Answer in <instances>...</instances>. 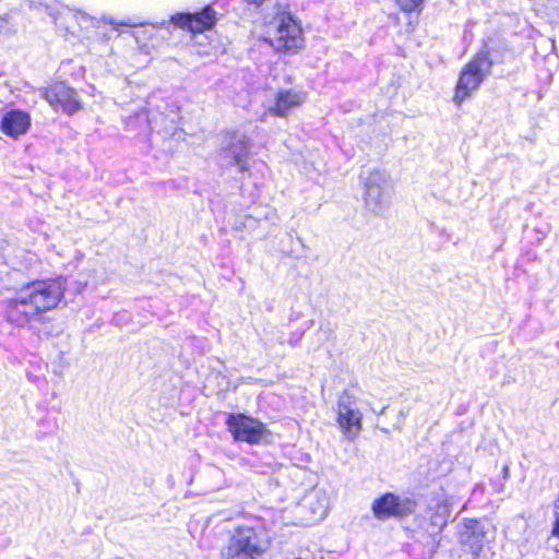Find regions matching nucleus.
Masks as SVG:
<instances>
[{
    "mask_svg": "<svg viewBox=\"0 0 559 559\" xmlns=\"http://www.w3.org/2000/svg\"><path fill=\"white\" fill-rule=\"evenodd\" d=\"M271 544L267 527L262 523L237 527L222 551L223 559H255Z\"/></svg>",
    "mask_w": 559,
    "mask_h": 559,
    "instance_id": "20e7f679",
    "label": "nucleus"
},
{
    "mask_svg": "<svg viewBox=\"0 0 559 559\" xmlns=\"http://www.w3.org/2000/svg\"><path fill=\"white\" fill-rule=\"evenodd\" d=\"M140 123H145L151 132H156L162 138L180 136L179 123L181 120L180 107L175 100H160L158 104L141 109L134 115Z\"/></svg>",
    "mask_w": 559,
    "mask_h": 559,
    "instance_id": "39448f33",
    "label": "nucleus"
},
{
    "mask_svg": "<svg viewBox=\"0 0 559 559\" xmlns=\"http://www.w3.org/2000/svg\"><path fill=\"white\" fill-rule=\"evenodd\" d=\"M44 97L55 109L61 108L68 115H73L82 107L76 91L64 82H57L47 87Z\"/></svg>",
    "mask_w": 559,
    "mask_h": 559,
    "instance_id": "ddd939ff",
    "label": "nucleus"
},
{
    "mask_svg": "<svg viewBox=\"0 0 559 559\" xmlns=\"http://www.w3.org/2000/svg\"><path fill=\"white\" fill-rule=\"evenodd\" d=\"M250 139L241 131H226L222 135L218 158L224 168L236 167L241 174L249 171Z\"/></svg>",
    "mask_w": 559,
    "mask_h": 559,
    "instance_id": "423d86ee",
    "label": "nucleus"
},
{
    "mask_svg": "<svg viewBox=\"0 0 559 559\" xmlns=\"http://www.w3.org/2000/svg\"><path fill=\"white\" fill-rule=\"evenodd\" d=\"M399 7L404 12H414L420 9L424 0H396Z\"/></svg>",
    "mask_w": 559,
    "mask_h": 559,
    "instance_id": "dca6fc26",
    "label": "nucleus"
},
{
    "mask_svg": "<svg viewBox=\"0 0 559 559\" xmlns=\"http://www.w3.org/2000/svg\"><path fill=\"white\" fill-rule=\"evenodd\" d=\"M285 239H286V240H288L289 242H292V241H293L292 236H290V235H288V234L285 236Z\"/></svg>",
    "mask_w": 559,
    "mask_h": 559,
    "instance_id": "5701e85b",
    "label": "nucleus"
},
{
    "mask_svg": "<svg viewBox=\"0 0 559 559\" xmlns=\"http://www.w3.org/2000/svg\"><path fill=\"white\" fill-rule=\"evenodd\" d=\"M408 415V411L401 409L399 412V420H403Z\"/></svg>",
    "mask_w": 559,
    "mask_h": 559,
    "instance_id": "6ab92c4d",
    "label": "nucleus"
},
{
    "mask_svg": "<svg viewBox=\"0 0 559 559\" xmlns=\"http://www.w3.org/2000/svg\"><path fill=\"white\" fill-rule=\"evenodd\" d=\"M249 5H254L255 8H259L263 4L265 0H246Z\"/></svg>",
    "mask_w": 559,
    "mask_h": 559,
    "instance_id": "a211bd4d",
    "label": "nucleus"
},
{
    "mask_svg": "<svg viewBox=\"0 0 559 559\" xmlns=\"http://www.w3.org/2000/svg\"><path fill=\"white\" fill-rule=\"evenodd\" d=\"M362 417L357 397L344 390L337 400L336 421L348 441H354L361 432Z\"/></svg>",
    "mask_w": 559,
    "mask_h": 559,
    "instance_id": "9d476101",
    "label": "nucleus"
},
{
    "mask_svg": "<svg viewBox=\"0 0 559 559\" xmlns=\"http://www.w3.org/2000/svg\"><path fill=\"white\" fill-rule=\"evenodd\" d=\"M459 542L464 554L471 556L472 559H489L486 552H490L489 540L486 538L484 526L478 520L465 519L463 521V531L459 534Z\"/></svg>",
    "mask_w": 559,
    "mask_h": 559,
    "instance_id": "9b49d317",
    "label": "nucleus"
},
{
    "mask_svg": "<svg viewBox=\"0 0 559 559\" xmlns=\"http://www.w3.org/2000/svg\"><path fill=\"white\" fill-rule=\"evenodd\" d=\"M364 181V202L366 209L374 215H381L389 206L388 176L384 171L373 169L367 176L361 175Z\"/></svg>",
    "mask_w": 559,
    "mask_h": 559,
    "instance_id": "1a4fd4ad",
    "label": "nucleus"
},
{
    "mask_svg": "<svg viewBox=\"0 0 559 559\" xmlns=\"http://www.w3.org/2000/svg\"><path fill=\"white\" fill-rule=\"evenodd\" d=\"M283 253H285L286 255H290L292 254V250H286V249H282Z\"/></svg>",
    "mask_w": 559,
    "mask_h": 559,
    "instance_id": "412c9836",
    "label": "nucleus"
},
{
    "mask_svg": "<svg viewBox=\"0 0 559 559\" xmlns=\"http://www.w3.org/2000/svg\"><path fill=\"white\" fill-rule=\"evenodd\" d=\"M307 94L296 90H280L275 95L274 105L269 108V112L276 117H286L287 114L305 103Z\"/></svg>",
    "mask_w": 559,
    "mask_h": 559,
    "instance_id": "2eb2a0df",
    "label": "nucleus"
},
{
    "mask_svg": "<svg viewBox=\"0 0 559 559\" xmlns=\"http://www.w3.org/2000/svg\"><path fill=\"white\" fill-rule=\"evenodd\" d=\"M31 128V116L22 109H10L2 115L0 130L7 136L17 139Z\"/></svg>",
    "mask_w": 559,
    "mask_h": 559,
    "instance_id": "4468645a",
    "label": "nucleus"
},
{
    "mask_svg": "<svg viewBox=\"0 0 559 559\" xmlns=\"http://www.w3.org/2000/svg\"><path fill=\"white\" fill-rule=\"evenodd\" d=\"M276 7L277 12L267 25L264 41L278 52H296L304 45L300 22L287 10V7L281 4Z\"/></svg>",
    "mask_w": 559,
    "mask_h": 559,
    "instance_id": "7ed1b4c3",
    "label": "nucleus"
},
{
    "mask_svg": "<svg viewBox=\"0 0 559 559\" xmlns=\"http://www.w3.org/2000/svg\"><path fill=\"white\" fill-rule=\"evenodd\" d=\"M225 425L236 442L259 444L272 436L264 423L245 413H228Z\"/></svg>",
    "mask_w": 559,
    "mask_h": 559,
    "instance_id": "0eeeda50",
    "label": "nucleus"
},
{
    "mask_svg": "<svg viewBox=\"0 0 559 559\" xmlns=\"http://www.w3.org/2000/svg\"><path fill=\"white\" fill-rule=\"evenodd\" d=\"M503 58L499 48L485 43L483 48L461 70L453 100L462 104L476 92L491 69L497 63H502Z\"/></svg>",
    "mask_w": 559,
    "mask_h": 559,
    "instance_id": "f03ea898",
    "label": "nucleus"
},
{
    "mask_svg": "<svg viewBox=\"0 0 559 559\" xmlns=\"http://www.w3.org/2000/svg\"><path fill=\"white\" fill-rule=\"evenodd\" d=\"M304 335H305V330L292 332L288 337V344L293 347L299 345Z\"/></svg>",
    "mask_w": 559,
    "mask_h": 559,
    "instance_id": "f3484780",
    "label": "nucleus"
},
{
    "mask_svg": "<svg viewBox=\"0 0 559 559\" xmlns=\"http://www.w3.org/2000/svg\"><path fill=\"white\" fill-rule=\"evenodd\" d=\"M415 500L401 498L391 491H386L373 501L371 509L378 520H388L407 516L415 511Z\"/></svg>",
    "mask_w": 559,
    "mask_h": 559,
    "instance_id": "f8f14e48",
    "label": "nucleus"
},
{
    "mask_svg": "<svg viewBox=\"0 0 559 559\" xmlns=\"http://www.w3.org/2000/svg\"><path fill=\"white\" fill-rule=\"evenodd\" d=\"M170 22L192 34L195 44L204 45L203 39L206 31H211L216 24V12L209 5L197 12H179L170 17Z\"/></svg>",
    "mask_w": 559,
    "mask_h": 559,
    "instance_id": "6e6552de",
    "label": "nucleus"
},
{
    "mask_svg": "<svg viewBox=\"0 0 559 559\" xmlns=\"http://www.w3.org/2000/svg\"><path fill=\"white\" fill-rule=\"evenodd\" d=\"M313 323H314V321H313V320H309V321H307V322H306V326H305L302 330H305V332H306L307 330H309V329H311V328H312Z\"/></svg>",
    "mask_w": 559,
    "mask_h": 559,
    "instance_id": "aec40b11",
    "label": "nucleus"
},
{
    "mask_svg": "<svg viewBox=\"0 0 559 559\" xmlns=\"http://www.w3.org/2000/svg\"><path fill=\"white\" fill-rule=\"evenodd\" d=\"M508 473H509V467L508 466H504L503 467V474H504V477L508 476Z\"/></svg>",
    "mask_w": 559,
    "mask_h": 559,
    "instance_id": "4be33fe9",
    "label": "nucleus"
},
{
    "mask_svg": "<svg viewBox=\"0 0 559 559\" xmlns=\"http://www.w3.org/2000/svg\"><path fill=\"white\" fill-rule=\"evenodd\" d=\"M67 286V278L33 281L17 289L13 297L2 302L3 317L15 328H27L39 340L61 333L49 313L61 302Z\"/></svg>",
    "mask_w": 559,
    "mask_h": 559,
    "instance_id": "f257e3e1",
    "label": "nucleus"
}]
</instances>
